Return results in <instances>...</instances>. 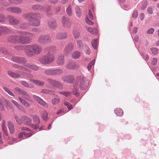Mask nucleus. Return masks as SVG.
Here are the masks:
<instances>
[{
    "instance_id": "1",
    "label": "nucleus",
    "mask_w": 159,
    "mask_h": 159,
    "mask_svg": "<svg viewBox=\"0 0 159 159\" xmlns=\"http://www.w3.org/2000/svg\"><path fill=\"white\" fill-rule=\"evenodd\" d=\"M34 34L26 32H22L20 33L19 37L12 36L8 38V40L14 43H20L22 44L30 43L31 38L34 36Z\"/></svg>"
},
{
    "instance_id": "2",
    "label": "nucleus",
    "mask_w": 159,
    "mask_h": 159,
    "mask_svg": "<svg viewBox=\"0 0 159 159\" xmlns=\"http://www.w3.org/2000/svg\"><path fill=\"white\" fill-rule=\"evenodd\" d=\"M23 17L28 20L30 24L34 26H38L40 25L39 19L42 17V15L39 13L30 12L24 14Z\"/></svg>"
},
{
    "instance_id": "3",
    "label": "nucleus",
    "mask_w": 159,
    "mask_h": 159,
    "mask_svg": "<svg viewBox=\"0 0 159 159\" xmlns=\"http://www.w3.org/2000/svg\"><path fill=\"white\" fill-rule=\"evenodd\" d=\"M25 49L26 53L30 56H33L34 54H38L42 51L41 46L36 44L27 45Z\"/></svg>"
},
{
    "instance_id": "4",
    "label": "nucleus",
    "mask_w": 159,
    "mask_h": 159,
    "mask_svg": "<svg viewBox=\"0 0 159 159\" xmlns=\"http://www.w3.org/2000/svg\"><path fill=\"white\" fill-rule=\"evenodd\" d=\"M76 87L80 88L81 89L84 90L88 86L89 83L88 80L83 75H80L76 77Z\"/></svg>"
},
{
    "instance_id": "5",
    "label": "nucleus",
    "mask_w": 159,
    "mask_h": 159,
    "mask_svg": "<svg viewBox=\"0 0 159 159\" xmlns=\"http://www.w3.org/2000/svg\"><path fill=\"white\" fill-rule=\"evenodd\" d=\"M55 59V57L53 54H48L40 58L39 61L42 64L46 65L51 63Z\"/></svg>"
},
{
    "instance_id": "6",
    "label": "nucleus",
    "mask_w": 159,
    "mask_h": 159,
    "mask_svg": "<svg viewBox=\"0 0 159 159\" xmlns=\"http://www.w3.org/2000/svg\"><path fill=\"white\" fill-rule=\"evenodd\" d=\"M38 42L39 43L43 45H47L51 42V39L47 35H41L38 38Z\"/></svg>"
},
{
    "instance_id": "7",
    "label": "nucleus",
    "mask_w": 159,
    "mask_h": 159,
    "mask_svg": "<svg viewBox=\"0 0 159 159\" xmlns=\"http://www.w3.org/2000/svg\"><path fill=\"white\" fill-rule=\"evenodd\" d=\"M63 72V70L61 69H47L44 70V73L47 75H60Z\"/></svg>"
},
{
    "instance_id": "8",
    "label": "nucleus",
    "mask_w": 159,
    "mask_h": 159,
    "mask_svg": "<svg viewBox=\"0 0 159 159\" xmlns=\"http://www.w3.org/2000/svg\"><path fill=\"white\" fill-rule=\"evenodd\" d=\"M21 118L25 125H30L34 129H37L39 128V125L38 124H30L32 120L30 118L26 116H22Z\"/></svg>"
},
{
    "instance_id": "9",
    "label": "nucleus",
    "mask_w": 159,
    "mask_h": 159,
    "mask_svg": "<svg viewBox=\"0 0 159 159\" xmlns=\"http://www.w3.org/2000/svg\"><path fill=\"white\" fill-rule=\"evenodd\" d=\"M14 90L17 92L19 95H21L25 99L29 100L30 99V95L25 91L17 87L15 88Z\"/></svg>"
},
{
    "instance_id": "10",
    "label": "nucleus",
    "mask_w": 159,
    "mask_h": 159,
    "mask_svg": "<svg viewBox=\"0 0 159 159\" xmlns=\"http://www.w3.org/2000/svg\"><path fill=\"white\" fill-rule=\"evenodd\" d=\"M79 67V64L74 61H70L66 66V68L70 70L78 69Z\"/></svg>"
},
{
    "instance_id": "11",
    "label": "nucleus",
    "mask_w": 159,
    "mask_h": 159,
    "mask_svg": "<svg viewBox=\"0 0 159 159\" xmlns=\"http://www.w3.org/2000/svg\"><path fill=\"white\" fill-rule=\"evenodd\" d=\"M47 81L49 83L53 86L61 89H62V85L60 82L51 79H48Z\"/></svg>"
},
{
    "instance_id": "12",
    "label": "nucleus",
    "mask_w": 159,
    "mask_h": 159,
    "mask_svg": "<svg viewBox=\"0 0 159 159\" xmlns=\"http://www.w3.org/2000/svg\"><path fill=\"white\" fill-rule=\"evenodd\" d=\"M6 10L8 11L16 14H19L22 11L21 9L20 8L15 7H9L6 9Z\"/></svg>"
},
{
    "instance_id": "13",
    "label": "nucleus",
    "mask_w": 159,
    "mask_h": 159,
    "mask_svg": "<svg viewBox=\"0 0 159 159\" xmlns=\"http://www.w3.org/2000/svg\"><path fill=\"white\" fill-rule=\"evenodd\" d=\"M33 97L34 99L40 105L44 107H47L48 106V105L46 102L44 101L42 99L39 97L34 95Z\"/></svg>"
},
{
    "instance_id": "14",
    "label": "nucleus",
    "mask_w": 159,
    "mask_h": 159,
    "mask_svg": "<svg viewBox=\"0 0 159 159\" xmlns=\"http://www.w3.org/2000/svg\"><path fill=\"white\" fill-rule=\"evenodd\" d=\"M11 60L15 62L23 64H25L27 61L24 58L18 57H12Z\"/></svg>"
},
{
    "instance_id": "15",
    "label": "nucleus",
    "mask_w": 159,
    "mask_h": 159,
    "mask_svg": "<svg viewBox=\"0 0 159 159\" xmlns=\"http://www.w3.org/2000/svg\"><path fill=\"white\" fill-rule=\"evenodd\" d=\"M62 24L63 27L66 28L69 27L71 25L70 20L65 16L62 17Z\"/></svg>"
},
{
    "instance_id": "16",
    "label": "nucleus",
    "mask_w": 159,
    "mask_h": 159,
    "mask_svg": "<svg viewBox=\"0 0 159 159\" xmlns=\"http://www.w3.org/2000/svg\"><path fill=\"white\" fill-rule=\"evenodd\" d=\"M62 80L67 83H71L74 80V77L71 75L65 76L62 77Z\"/></svg>"
},
{
    "instance_id": "17",
    "label": "nucleus",
    "mask_w": 159,
    "mask_h": 159,
    "mask_svg": "<svg viewBox=\"0 0 159 159\" xmlns=\"http://www.w3.org/2000/svg\"><path fill=\"white\" fill-rule=\"evenodd\" d=\"M73 49V45L72 43L68 44L65 47L63 51L65 55L69 54L71 52Z\"/></svg>"
},
{
    "instance_id": "18",
    "label": "nucleus",
    "mask_w": 159,
    "mask_h": 159,
    "mask_svg": "<svg viewBox=\"0 0 159 159\" xmlns=\"http://www.w3.org/2000/svg\"><path fill=\"white\" fill-rule=\"evenodd\" d=\"M44 50L46 52H48V54H53L56 51L55 47L53 46H50L44 48Z\"/></svg>"
},
{
    "instance_id": "19",
    "label": "nucleus",
    "mask_w": 159,
    "mask_h": 159,
    "mask_svg": "<svg viewBox=\"0 0 159 159\" xmlns=\"http://www.w3.org/2000/svg\"><path fill=\"white\" fill-rule=\"evenodd\" d=\"M65 62L64 57L63 55H59L57 58V63L59 66L63 65Z\"/></svg>"
},
{
    "instance_id": "20",
    "label": "nucleus",
    "mask_w": 159,
    "mask_h": 159,
    "mask_svg": "<svg viewBox=\"0 0 159 159\" xmlns=\"http://www.w3.org/2000/svg\"><path fill=\"white\" fill-rule=\"evenodd\" d=\"M8 19L10 23L12 25H16L19 23V20L11 16H8Z\"/></svg>"
},
{
    "instance_id": "21",
    "label": "nucleus",
    "mask_w": 159,
    "mask_h": 159,
    "mask_svg": "<svg viewBox=\"0 0 159 159\" xmlns=\"http://www.w3.org/2000/svg\"><path fill=\"white\" fill-rule=\"evenodd\" d=\"M48 25L51 29H55L57 27L56 21L54 20H50L48 21Z\"/></svg>"
},
{
    "instance_id": "22",
    "label": "nucleus",
    "mask_w": 159,
    "mask_h": 159,
    "mask_svg": "<svg viewBox=\"0 0 159 159\" xmlns=\"http://www.w3.org/2000/svg\"><path fill=\"white\" fill-rule=\"evenodd\" d=\"M13 67L16 68L18 69L19 70H22L23 71H26L28 72H31V71L29 70L28 68H26L24 66H21L19 65L16 64H14L13 65Z\"/></svg>"
},
{
    "instance_id": "23",
    "label": "nucleus",
    "mask_w": 159,
    "mask_h": 159,
    "mask_svg": "<svg viewBox=\"0 0 159 159\" xmlns=\"http://www.w3.org/2000/svg\"><path fill=\"white\" fill-rule=\"evenodd\" d=\"M30 81L36 85L39 86H43L44 84L43 81L36 80H30Z\"/></svg>"
},
{
    "instance_id": "24",
    "label": "nucleus",
    "mask_w": 159,
    "mask_h": 159,
    "mask_svg": "<svg viewBox=\"0 0 159 159\" xmlns=\"http://www.w3.org/2000/svg\"><path fill=\"white\" fill-rule=\"evenodd\" d=\"M67 34L66 33H59L56 36V38L59 39H63L67 37Z\"/></svg>"
},
{
    "instance_id": "25",
    "label": "nucleus",
    "mask_w": 159,
    "mask_h": 159,
    "mask_svg": "<svg viewBox=\"0 0 159 159\" xmlns=\"http://www.w3.org/2000/svg\"><path fill=\"white\" fill-rule=\"evenodd\" d=\"M7 126L8 127L10 133L11 134H13L14 132V124L11 121H9L8 122Z\"/></svg>"
},
{
    "instance_id": "26",
    "label": "nucleus",
    "mask_w": 159,
    "mask_h": 159,
    "mask_svg": "<svg viewBox=\"0 0 159 159\" xmlns=\"http://www.w3.org/2000/svg\"><path fill=\"white\" fill-rule=\"evenodd\" d=\"M32 8L34 10L42 11L44 9V7L39 5H34L32 7Z\"/></svg>"
},
{
    "instance_id": "27",
    "label": "nucleus",
    "mask_w": 159,
    "mask_h": 159,
    "mask_svg": "<svg viewBox=\"0 0 159 159\" xmlns=\"http://www.w3.org/2000/svg\"><path fill=\"white\" fill-rule=\"evenodd\" d=\"M24 66L25 67L30 68L35 70H39V68L37 66L29 63H26Z\"/></svg>"
},
{
    "instance_id": "28",
    "label": "nucleus",
    "mask_w": 159,
    "mask_h": 159,
    "mask_svg": "<svg viewBox=\"0 0 159 159\" xmlns=\"http://www.w3.org/2000/svg\"><path fill=\"white\" fill-rule=\"evenodd\" d=\"M85 29L88 31L93 34H96L98 33L97 30L95 28L93 29L91 27H86Z\"/></svg>"
},
{
    "instance_id": "29",
    "label": "nucleus",
    "mask_w": 159,
    "mask_h": 159,
    "mask_svg": "<svg viewBox=\"0 0 159 159\" xmlns=\"http://www.w3.org/2000/svg\"><path fill=\"white\" fill-rule=\"evenodd\" d=\"M18 99L20 101L25 107H30V104L26 100L23 99L22 98L19 97Z\"/></svg>"
},
{
    "instance_id": "30",
    "label": "nucleus",
    "mask_w": 159,
    "mask_h": 159,
    "mask_svg": "<svg viewBox=\"0 0 159 159\" xmlns=\"http://www.w3.org/2000/svg\"><path fill=\"white\" fill-rule=\"evenodd\" d=\"M8 75L11 76L14 78H19L20 77V75L18 73H15L11 71L8 72Z\"/></svg>"
},
{
    "instance_id": "31",
    "label": "nucleus",
    "mask_w": 159,
    "mask_h": 159,
    "mask_svg": "<svg viewBox=\"0 0 159 159\" xmlns=\"http://www.w3.org/2000/svg\"><path fill=\"white\" fill-rule=\"evenodd\" d=\"M48 113L46 111H43L42 112V116L43 120L44 121H47L48 119Z\"/></svg>"
},
{
    "instance_id": "32",
    "label": "nucleus",
    "mask_w": 159,
    "mask_h": 159,
    "mask_svg": "<svg viewBox=\"0 0 159 159\" xmlns=\"http://www.w3.org/2000/svg\"><path fill=\"white\" fill-rule=\"evenodd\" d=\"M11 102L19 110H22V107L20 104H19L17 102L13 99L11 100Z\"/></svg>"
},
{
    "instance_id": "33",
    "label": "nucleus",
    "mask_w": 159,
    "mask_h": 159,
    "mask_svg": "<svg viewBox=\"0 0 159 159\" xmlns=\"http://www.w3.org/2000/svg\"><path fill=\"white\" fill-rule=\"evenodd\" d=\"M80 52L77 51H75L72 53V57L74 59H78L80 57Z\"/></svg>"
},
{
    "instance_id": "34",
    "label": "nucleus",
    "mask_w": 159,
    "mask_h": 159,
    "mask_svg": "<svg viewBox=\"0 0 159 159\" xmlns=\"http://www.w3.org/2000/svg\"><path fill=\"white\" fill-rule=\"evenodd\" d=\"M115 112L118 116H122L123 114V110L120 108H116L115 111Z\"/></svg>"
},
{
    "instance_id": "35",
    "label": "nucleus",
    "mask_w": 159,
    "mask_h": 159,
    "mask_svg": "<svg viewBox=\"0 0 159 159\" xmlns=\"http://www.w3.org/2000/svg\"><path fill=\"white\" fill-rule=\"evenodd\" d=\"M91 44L93 47L95 49L97 48L98 44V40L97 39H94L91 42Z\"/></svg>"
},
{
    "instance_id": "36",
    "label": "nucleus",
    "mask_w": 159,
    "mask_h": 159,
    "mask_svg": "<svg viewBox=\"0 0 159 159\" xmlns=\"http://www.w3.org/2000/svg\"><path fill=\"white\" fill-rule=\"evenodd\" d=\"M8 29L6 27H0V35L2 33H6L9 31Z\"/></svg>"
},
{
    "instance_id": "37",
    "label": "nucleus",
    "mask_w": 159,
    "mask_h": 159,
    "mask_svg": "<svg viewBox=\"0 0 159 159\" xmlns=\"http://www.w3.org/2000/svg\"><path fill=\"white\" fill-rule=\"evenodd\" d=\"M31 117L33 118V121L37 123L36 124L39 125L40 122L39 118L38 116L34 115H32Z\"/></svg>"
},
{
    "instance_id": "38",
    "label": "nucleus",
    "mask_w": 159,
    "mask_h": 159,
    "mask_svg": "<svg viewBox=\"0 0 159 159\" xmlns=\"http://www.w3.org/2000/svg\"><path fill=\"white\" fill-rule=\"evenodd\" d=\"M73 33L74 37L75 39H77L79 37L80 33L75 29H74Z\"/></svg>"
},
{
    "instance_id": "39",
    "label": "nucleus",
    "mask_w": 159,
    "mask_h": 159,
    "mask_svg": "<svg viewBox=\"0 0 159 159\" xmlns=\"http://www.w3.org/2000/svg\"><path fill=\"white\" fill-rule=\"evenodd\" d=\"M9 2L12 4H19L22 2V0H8Z\"/></svg>"
},
{
    "instance_id": "40",
    "label": "nucleus",
    "mask_w": 159,
    "mask_h": 159,
    "mask_svg": "<svg viewBox=\"0 0 159 159\" xmlns=\"http://www.w3.org/2000/svg\"><path fill=\"white\" fill-rule=\"evenodd\" d=\"M21 84L23 86L26 88H33V86L31 85H30V86L29 84L25 81H21Z\"/></svg>"
},
{
    "instance_id": "41",
    "label": "nucleus",
    "mask_w": 159,
    "mask_h": 159,
    "mask_svg": "<svg viewBox=\"0 0 159 159\" xmlns=\"http://www.w3.org/2000/svg\"><path fill=\"white\" fill-rule=\"evenodd\" d=\"M41 93L44 94H52L53 93V91H51L48 89H43L41 91Z\"/></svg>"
},
{
    "instance_id": "42",
    "label": "nucleus",
    "mask_w": 159,
    "mask_h": 159,
    "mask_svg": "<svg viewBox=\"0 0 159 159\" xmlns=\"http://www.w3.org/2000/svg\"><path fill=\"white\" fill-rule=\"evenodd\" d=\"M95 60L93 59L88 64L87 66V68L88 70H90L92 68V66L95 63Z\"/></svg>"
},
{
    "instance_id": "43",
    "label": "nucleus",
    "mask_w": 159,
    "mask_h": 159,
    "mask_svg": "<svg viewBox=\"0 0 159 159\" xmlns=\"http://www.w3.org/2000/svg\"><path fill=\"white\" fill-rule=\"evenodd\" d=\"M78 87H76V85H75L74 87V89H73V94L75 96L78 97L79 96V92L78 91L77 88Z\"/></svg>"
},
{
    "instance_id": "44",
    "label": "nucleus",
    "mask_w": 159,
    "mask_h": 159,
    "mask_svg": "<svg viewBox=\"0 0 159 159\" xmlns=\"http://www.w3.org/2000/svg\"><path fill=\"white\" fill-rule=\"evenodd\" d=\"M66 12L67 14L70 16H71L72 14V9L70 6V4L68 5L66 10Z\"/></svg>"
},
{
    "instance_id": "45",
    "label": "nucleus",
    "mask_w": 159,
    "mask_h": 159,
    "mask_svg": "<svg viewBox=\"0 0 159 159\" xmlns=\"http://www.w3.org/2000/svg\"><path fill=\"white\" fill-rule=\"evenodd\" d=\"M75 12L77 16L78 17H80L81 16V11L80 8L78 7H76L75 8Z\"/></svg>"
},
{
    "instance_id": "46",
    "label": "nucleus",
    "mask_w": 159,
    "mask_h": 159,
    "mask_svg": "<svg viewBox=\"0 0 159 159\" xmlns=\"http://www.w3.org/2000/svg\"><path fill=\"white\" fill-rule=\"evenodd\" d=\"M60 100V98H54L52 100V102L53 105H57L59 104Z\"/></svg>"
},
{
    "instance_id": "47",
    "label": "nucleus",
    "mask_w": 159,
    "mask_h": 159,
    "mask_svg": "<svg viewBox=\"0 0 159 159\" xmlns=\"http://www.w3.org/2000/svg\"><path fill=\"white\" fill-rule=\"evenodd\" d=\"M152 53L154 55H156L158 53V49L156 48H152L150 49Z\"/></svg>"
},
{
    "instance_id": "48",
    "label": "nucleus",
    "mask_w": 159,
    "mask_h": 159,
    "mask_svg": "<svg viewBox=\"0 0 159 159\" xmlns=\"http://www.w3.org/2000/svg\"><path fill=\"white\" fill-rule=\"evenodd\" d=\"M64 105L67 107L69 110H71L73 108L72 105L67 102H65Z\"/></svg>"
},
{
    "instance_id": "49",
    "label": "nucleus",
    "mask_w": 159,
    "mask_h": 159,
    "mask_svg": "<svg viewBox=\"0 0 159 159\" xmlns=\"http://www.w3.org/2000/svg\"><path fill=\"white\" fill-rule=\"evenodd\" d=\"M60 93L62 95H64L66 97H67L69 96L71 94V93L70 92L68 91L60 92Z\"/></svg>"
},
{
    "instance_id": "50",
    "label": "nucleus",
    "mask_w": 159,
    "mask_h": 159,
    "mask_svg": "<svg viewBox=\"0 0 159 159\" xmlns=\"http://www.w3.org/2000/svg\"><path fill=\"white\" fill-rule=\"evenodd\" d=\"M14 118L18 124L21 125L22 124V120L18 116H15Z\"/></svg>"
},
{
    "instance_id": "51",
    "label": "nucleus",
    "mask_w": 159,
    "mask_h": 159,
    "mask_svg": "<svg viewBox=\"0 0 159 159\" xmlns=\"http://www.w3.org/2000/svg\"><path fill=\"white\" fill-rule=\"evenodd\" d=\"M2 127L4 133L5 135H7V127L4 123L2 125Z\"/></svg>"
},
{
    "instance_id": "52",
    "label": "nucleus",
    "mask_w": 159,
    "mask_h": 159,
    "mask_svg": "<svg viewBox=\"0 0 159 159\" xmlns=\"http://www.w3.org/2000/svg\"><path fill=\"white\" fill-rule=\"evenodd\" d=\"M28 24L26 23H23L20 24V27L22 29H25L28 28Z\"/></svg>"
},
{
    "instance_id": "53",
    "label": "nucleus",
    "mask_w": 159,
    "mask_h": 159,
    "mask_svg": "<svg viewBox=\"0 0 159 159\" xmlns=\"http://www.w3.org/2000/svg\"><path fill=\"white\" fill-rule=\"evenodd\" d=\"M77 43V47L78 48H82L83 46L82 42L80 40H77L76 41Z\"/></svg>"
},
{
    "instance_id": "54",
    "label": "nucleus",
    "mask_w": 159,
    "mask_h": 159,
    "mask_svg": "<svg viewBox=\"0 0 159 159\" xmlns=\"http://www.w3.org/2000/svg\"><path fill=\"white\" fill-rule=\"evenodd\" d=\"M138 15V11L136 10H134L132 13V17L133 18H136Z\"/></svg>"
},
{
    "instance_id": "55",
    "label": "nucleus",
    "mask_w": 159,
    "mask_h": 159,
    "mask_svg": "<svg viewBox=\"0 0 159 159\" xmlns=\"http://www.w3.org/2000/svg\"><path fill=\"white\" fill-rule=\"evenodd\" d=\"M3 88L4 89V90L6 92H7L9 94L14 97L15 96L13 94L12 92L8 88L5 87H3Z\"/></svg>"
},
{
    "instance_id": "56",
    "label": "nucleus",
    "mask_w": 159,
    "mask_h": 159,
    "mask_svg": "<svg viewBox=\"0 0 159 159\" xmlns=\"http://www.w3.org/2000/svg\"><path fill=\"white\" fill-rule=\"evenodd\" d=\"M25 134H24V136L26 137H30L33 134H34V133L31 131L29 133H27L26 132H25Z\"/></svg>"
},
{
    "instance_id": "57",
    "label": "nucleus",
    "mask_w": 159,
    "mask_h": 159,
    "mask_svg": "<svg viewBox=\"0 0 159 159\" xmlns=\"http://www.w3.org/2000/svg\"><path fill=\"white\" fill-rule=\"evenodd\" d=\"M154 31V29L153 28H151L148 29L146 31V33L148 34H152Z\"/></svg>"
},
{
    "instance_id": "58",
    "label": "nucleus",
    "mask_w": 159,
    "mask_h": 159,
    "mask_svg": "<svg viewBox=\"0 0 159 159\" xmlns=\"http://www.w3.org/2000/svg\"><path fill=\"white\" fill-rule=\"evenodd\" d=\"M22 75L30 78H33L34 76L30 74H27L25 73H23Z\"/></svg>"
},
{
    "instance_id": "59",
    "label": "nucleus",
    "mask_w": 159,
    "mask_h": 159,
    "mask_svg": "<svg viewBox=\"0 0 159 159\" xmlns=\"http://www.w3.org/2000/svg\"><path fill=\"white\" fill-rule=\"evenodd\" d=\"M87 24L90 25H93V23L91 21L89 18L87 17L85 19V20Z\"/></svg>"
},
{
    "instance_id": "60",
    "label": "nucleus",
    "mask_w": 159,
    "mask_h": 159,
    "mask_svg": "<svg viewBox=\"0 0 159 159\" xmlns=\"http://www.w3.org/2000/svg\"><path fill=\"white\" fill-rule=\"evenodd\" d=\"M157 59L156 58H154L151 62L152 64L153 65H155L157 64Z\"/></svg>"
},
{
    "instance_id": "61",
    "label": "nucleus",
    "mask_w": 159,
    "mask_h": 159,
    "mask_svg": "<svg viewBox=\"0 0 159 159\" xmlns=\"http://www.w3.org/2000/svg\"><path fill=\"white\" fill-rule=\"evenodd\" d=\"M0 52H1L5 54L7 53V50L4 48H0Z\"/></svg>"
},
{
    "instance_id": "62",
    "label": "nucleus",
    "mask_w": 159,
    "mask_h": 159,
    "mask_svg": "<svg viewBox=\"0 0 159 159\" xmlns=\"http://www.w3.org/2000/svg\"><path fill=\"white\" fill-rule=\"evenodd\" d=\"M142 55L145 60H148L149 59V57L148 55L144 54V53H143L142 54Z\"/></svg>"
},
{
    "instance_id": "63",
    "label": "nucleus",
    "mask_w": 159,
    "mask_h": 159,
    "mask_svg": "<svg viewBox=\"0 0 159 159\" xmlns=\"http://www.w3.org/2000/svg\"><path fill=\"white\" fill-rule=\"evenodd\" d=\"M25 132H22L19 133L18 134V138L19 139L21 138L24 136V134H25Z\"/></svg>"
},
{
    "instance_id": "64",
    "label": "nucleus",
    "mask_w": 159,
    "mask_h": 159,
    "mask_svg": "<svg viewBox=\"0 0 159 159\" xmlns=\"http://www.w3.org/2000/svg\"><path fill=\"white\" fill-rule=\"evenodd\" d=\"M148 13L150 14H152L153 13L152 8L151 7H149L147 9Z\"/></svg>"
}]
</instances>
